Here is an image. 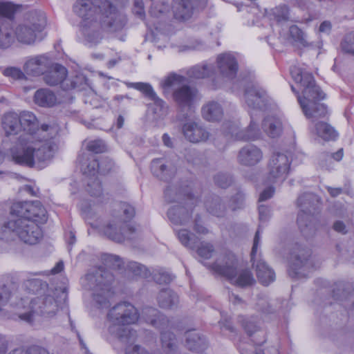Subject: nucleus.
<instances>
[{
    "label": "nucleus",
    "mask_w": 354,
    "mask_h": 354,
    "mask_svg": "<svg viewBox=\"0 0 354 354\" xmlns=\"http://www.w3.org/2000/svg\"><path fill=\"white\" fill-rule=\"evenodd\" d=\"M113 166L111 161L102 160L99 162L97 160H92L82 169L85 175L90 177L87 183V191L91 196H100L102 194V186L99 180L95 177L97 173L105 174L109 171Z\"/></svg>",
    "instance_id": "9d476101"
},
{
    "label": "nucleus",
    "mask_w": 354,
    "mask_h": 354,
    "mask_svg": "<svg viewBox=\"0 0 354 354\" xmlns=\"http://www.w3.org/2000/svg\"><path fill=\"white\" fill-rule=\"evenodd\" d=\"M273 14L278 22L287 20L288 19V10L285 6L276 8L273 11Z\"/></svg>",
    "instance_id": "0e129e2a"
},
{
    "label": "nucleus",
    "mask_w": 354,
    "mask_h": 354,
    "mask_svg": "<svg viewBox=\"0 0 354 354\" xmlns=\"http://www.w3.org/2000/svg\"><path fill=\"white\" fill-rule=\"evenodd\" d=\"M186 346L190 351L202 352L207 346L205 337L201 336L196 330H190L185 333Z\"/></svg>",
    "instance_id": "c85d7f7f"
},
{
    "label": "nucleus",
    "mask_w": 354,
    "mask_h": 354,
    "mask_svg": "<svg viewBox=\"0 0 354 354\" xmlns=\"http://www.w3.org/2000/svg\"><path fill=\"white\" fill-rule=\"evenodd\" d=\"M243 326L248 333L252 337V341L257 345H261L266 342V333L261 330L253 322L246 320L243 322Z\"/></svg>",
    "instance_id": "72a5a7b5"
},
{
    "label": "nucleus",
    "mask_w": 354,
    "mask_h": 354,
    "mask_svg": "<svg viewBox=\"0 0 354 354\" xmlns=\"http://www.w3.org/2000/svg\"><path fill=\"white\" fill-rule=\"evenodd\" d=\"M341 46L344 52L354 55V32L346 35L341 43Z\"/></svg>",
    "instance_id": "4d7b16f0"
},
{
    "label": "nucleus",
    "mask_w": 354,
    "mask_h": 354,
    "mask_svg": "<svg viewBox=\"0 0 354 354\" xmlns=\"http://www.w3.org/2000/svg\"><path fill=\"white\" fill-rule=\"evenodd\" d=\"M127 85L128 87H132L140 91L146 97L153 101L154 104V113L157 114L158 117H162L166 114L167 107L165 102L157 95L151 84L143 82H131L127 83Z\"/></svg>",
    "instance_id": "f3484780"
},
{
    "label": "nucleus",
    "mask_w": 354,
    "mask_h": 354,
    "mask_svg": "<svg viewBox=\"0 0 354 354\" xmlns=\"http://www.w3.org/2000/svg\"><path fill=\"white\" fill-rule=\"evenodd\" d=\"M34 230V221L27 218H10L0 228V239L13 240L20 236L26 237V228Z\"/></svg>",
    "instance_id": "ddd939ff"
},
{
    "label": "nucleus",
    "mask_w": 354,
    "mask_h": 354,
    "mask_svg": "<svg viewBox=\"0 0 354 354\" xmlns=\"http://www.w3.org/2000/svg\"><path fill=\"white\" fill-rule=\"evenodd\" d=\"M256 310L264 317L274 313V309L266 297H259L256 303Z\"/></svg>",
    "instance_id": "09e8293b"
},
{
    "label": "nucleus",
    "mask_w": 354,
    "mask_h": 354,
    "mask_svg": "<svg viewBox=\"0 0 354 354\" xmlns=\"http://www.w3.org/2000/svg\"><path fill=\"white\" fill-rule=\"evenodd\" d=\"M133 13L139 19H145V5L142 0H133Z\"/></svg>",
    "instance_id": "bf43d9fd"
},
{
    "label": "nucleus",
    "mask_w": 354,
    "mask_h": 354,
    "mask_svg": "<svg viewBox=\"0 0 354 354\" xmlns=\"http://www.w3.org/2000/svg\"><path fill=\"white\" fill-rule=\"evenodd\" d=\"M294 81L301 88V95L292 85L291 90L297 95V101L305 116L308 119L315 120L324 118L328 110L320 100L325 98V93L316 84L313 75L305 69L293 66L290 70Z\"/></svg>",
    "instance_id": "7ed1b4c3"
},
{
    "label": "nucleus",
    "mask_w": 354,
    "mask_h": 354,
    "mask_svg": "<svg viewBox=\"0 0 354 354\" xmlns=\"http://www.w3.org/2000/svg\"><path fill=\"white\" fill-rule=\"evenodd\" d=\"M66 75V68L60 64H56L52 66L49 71L44 74V80L46 84L55 86L62 83Z\"/></svg>",
    "instance_id": "7c9ffc66"
},
{
    "label": "nucleus",
    "mask_w": 354,
    "mask_h": 354,
    "mask_svg": "<svg viewBox=\"0 0 354 354\" xmlns=\"http://www.w3.org/2000/svg\"><path fill=\"white\" fill-rule=\"evenodd\" d=\"M297 224L301 233L308 236L315 232V227L311 221V216L305 212L304 210L301 211L297 217Z\"/></svg>",
    "instance_id": "ea45409f"
},
{
    "label": "nucleus",
    "mask_w": 354,
    "mask_h": 354,
    "mask_svg": "<svg viewBox=\"0 0 354 354\" xmlns=\"http://www.w3.org/2000/svg\"><path fill=\"white\" fill-rule=\"evenodd\" d=\"M197 4L196 0H174L172 9L174 17L183 20L189 19Z\"/></svg>",
    "instance_id": "b1692460"
},
{
    "label": "nucleus",
    "mask_w": 354,
    "mask_h": 354,
    "mask_svg": "<svg viewBox=\"0 0 354 354\" xmlns=\"http://www.w3.org/2000/svg\"><path fill=\"white\" fill-rule=\"evenodd\" d=\"M263 158L261 150L253 145H248L239 152L238 162L245 166H254L258 164Z\"/></svg>",
    "instance_id": "4be33fe9"
},
{
    "label": "nucleus",
    "mask_w": 354,
    "mask_h": 354,
    "mask_svg": "<svg viewBox=\"0 0 354 354\" xmlns=\"http://www.w3.org/2000/svg\"><path fill=\"white\" fill-rule=\"evenodd\" d=\"M292 3L302 10L311 8L313 4L328 9L334 4L332 0H294Z\"/></svg>",
    "instance_id": "c03bdc74"
},
{
    "label": "nucleus",
    "mask_w": 354,
    "mask_h": 354,
    "mask_svg": "<svg viewBox=\"0 0 354 354\" xmlns=\"http://www.w3.org/2000/svg\"><path fill=\"white\" fill-rule=\"evenodd\" d=\"M21 128L26 131L31 136H35L37 139L42 138L41 136H38V122L35 115L29 111H23L19 115Z\"/></svg>",
    "instance_id": "cd10ccee"
},
{
    "label": "nucleus",
    "mask_w": 354,
    "mask_h": 354,
    "mask_svg": "<svg viewBox=\"0 0 354 354\" xmlns=\"http://www.w3.org/2000/svg\"><path fill=\"white\" fill-rule=\"evenodd\" d=\"M73 11L82 19V32L91 44L100 43L104 31H119L127 22L125 15L107 0H99L97 6L91 0H77Z\"/></svg>",
    "instance_id": "f257e3e1"
},
{
    "label": "nucleus",
    "mask_w": 354,
    "mask_h": 354,
    "mask_svg": "<svg viewBox=\"0 0 354 354\" xmlns=\"http://www.w3.org/2000/svg\"><path fill=\"white\" fill-rule=\"evenodd\" d=\"M2 73L4 76L14 80H23L26 79L24 73L19 68L14 66L7 67L3 71Z\"/></svg>",
    "instance_id": "3c124183"
},
{
    "label": "nucleus",
    "mask_w": 354,
    "mask_h": 354,
    "mask_svg": "<svg viewBox=\"0 0 354 354\" xmlns=\"http://www.w3.org/2000/svg\"><path fill=\"white\" fill-rule=\"evenodd\" d=\"M250 117L251 121L247 130L236 132V125L235 124H230L229 127H227V133L232 134V136L239 140H249L257 139L259 136V129L252 113H250Z\"/></svg>",
    "instance_id": "a878e982"
},
{
    "label": "nucleus",
    "mask_w": 354,
    "mask_h": 354,
    "mask_svg": "<svg viewBox=\"0 0 354 354\" xmlns=\"http://www.w3.org/2000/svg\"><path fill=\"white\" fill-rule=\"evenodd\" d=\"M313 132L324 140H333L337 136L335 130L330 125L323 122L316 123Z\"/></svg>",
    "instance_id": "58836bf2"
},
{
    "label": "nucleus",
    "mask_w": 354,
    "mask_h": 354,
    "mask_svg": "<svg viewBox=\"0 0 354 354\" xmlns=\"http://www.w3.org/2000/svg\"><path fill=\"white\" fill-rule=\"evenodd\" d=\"M51 66L50 59L46 55H37L28 59L24 66V71L30 75L39 76Z\"/></svg>",
    "instance_id": "412c9836"
},
{
    "label": "nucleus",
    "mask_w": 354,
    "mask_h": 354,
    "mask_svg": "<svg viewBox=\"0 0 354 354\" xmlns=\"http://www.w3.org/2000/svg\"><path fill=\"white\" fill-rule=\"evenodd\" d=\"M202 115L204 119L207 121H219L224 115L223 106L216 101L208 102L202 108Z\"/></svg>",
    "instance_id": "c756f323"
},
{
    "label": "nucleus",
    "mask_w": 354,
    "mask_h": 354,
    "mask_svg": "<svg viewBox=\"0 0 354 354\" xmlns=\"http://www.w3.org/2000/svg\"><path fill=\"white\" fill-rule=\"evenodd\" d=\"M260 233L261 226L259 227L256 232L253 245L251 251V260L253 261V266L256 269L257 276L261 283L264 286H268L274 281L275 274L272 270H271L265 261L262 260L254 261V257L257 253L258 247L260 242Z\"/></svg>",
    "instance_id": "4468645a"
},
{
    "label": "nucleus",
    "mask_w": 354,
    "mask_h": 354,
    "mask_svg": "<svg viewBox=\"0 0 354 354\" xmlns=\"http://www.w3.org/2000/svg\"><path fill=\"white\" fill-rule=\"evenodd\" d=\"M259 220L261 222L266 221L270 217V209L268 207L261 205L259 206Z\"/></svg>",
    "instance_id": "338daca9"
},
{
    "label": "nucleus",
    "mask_w": 354,
    "mask_h": 354,
    "mask_svg": "<svg viewBox=\"0 0 354 354\" xmlns=\"http://www.w3.org/2000/svg\"><path fill=\"white\" fill-rule=\"evenodd\" d=\"M113 275L108 270L101 268L88 272L82 279L83 287L92 291L93 300L100 308H107L110 305L109 299L113 295L111 284Z\"/></svg>",
    "instance_id": "423d86ee"
},
{
    "label": "nucleus",
    "mask_w": 354,
    "mask_h": 354,
    "mask_svg": "<svg viewBox=\"0 0 354 354\" xmlns=\"http://www.w3.org/2000/svg\"><path fill=\"white\" fill-rule=\"evenodd\" d=\"M186 81V77L176 73H170L160 82V86L164 89H169L176 85L181 84Z\"/></svg>",
    "instance_id": "49530a36"
},
{
    "label": "nucleus",
    "mask_w": 354,
    "mask_h": 354,
    "mask_svg": "<svg viewBox=\"0 0 354 354\" xmlns=\"http://www.w3.org/2000/svg\"><path fill=\"white\" fill-rule=\"evenodd\" d=\"M128 268L136 276H147V268L137 262H131Z\"/></svg>",
    "instance_id": "e2e57ef3"
},
{
    "label": "nucleus",
    "mask_w": 354,
    "mask_h": 354,
    "mask_svg": "<svg viewBox=\"0 0 354 354\" xmlns=\"http://www.w3.org/2000/svg\"><path fill=\"white\" fill-rule=\"evenodd\" d=\"M34 100L40 106L51 107L56 104L57 97L49 88H40L35 92Z\"/></svg>",
    "instance_id": "473e14b6"
},
{
    "label": "nucleus",
    "mask_w": 354,
    "mask_h": 354,
    "mask_svg": "<svg viewBox=\"0 0 354 354\" xmlns=\"http://www.w3.org/2000/svg\"><path fill=\"white\" fill-rule=\"evenodd\" d=\"M183 196V199L186 201L185 205L187 207L175 205L167 212L169 220L174 224L185 225L189 221L192 212L188 208L196 205L199 202V197L196 196L189 187L177 192L176 188L168 187L165 190V197L169 203L178 201Z\"/></svg>",
    "instance_id": "6e6552de"
},
{
    "label": "nucleus",
    "mask_w": 354,
    "mask_h": 354,
    "mask_svg": "<svg viewBox=\"0 0 354 354\" xmlns=\"http://www.w3.org/2000/svg\"><path fill=\"white\" fill-rule=\"evenodd\" d=\"M86 149L94 153H100L106 151V147L102 140L97 139L88 141L86 144Z\"/></svg>",
    "instance_id": "603ef678"
},
{
    "label": "nucleus",
    "mask_w": 354,
    "mask_h": 354,
    "mask_svg": "<svg viewBox=\"0 0 354 354\" xmlns=\"http://www.w3.org/2000/svg\"><path fill=\"white\" fill-rule=\"evenodd\" d=\"M27 219L44 222L46 220V210L39 201H28Z\"/></svg>",
    "instance_id": "e433bc0d"
},
{
    "label": "nucleus",
    "mask_w": 354,
    "mask_h": 354,
    "mask_svg": "<svg viewBox=\"0 0 354 354\" xmlns=\"http://www.w3.org/2000/svg\"><path fill=\"white\" fill-rule=\"evenodd\" d=\"M32 310L19 315L21 319L28 323L33 321V315L35 313H40L52 316L55 315L57 310V303L53 297L47 295L44 298H36L31 301Z\"/></svg>",
    "instance_id": "2eb2a0df"
},
{
    "label": "nucleus",
    "mask_w": 354,
    "mask_h": 354,
    "mask_svg": "<svg viewBox=\"0 0 354 354\" xmlns=\"http://www.w3.org/2000/svg\"><path fill=\"white\" fill-rule=\"evenodd\" d=\"M237 265V259L234 253L226 252L211 266V268L236 286L246 288L254 285L256 280L251 271L248 269L238 270Z\"/></svg>",
    "instance_id": "0eeeda50"
},
{
    "label": "nucleus",
    "mask_w": 354,
    "mask_h": 354,
    "mask_svg": "<svg viewBox=\"0 0 354 354\" xmlns=\"http://www.w3.org/2000/svg\"><path fill=\"white\" fill-rule=\"evenodd\" d=\"M157 299L159 306L167 309L176 307L179 301L178 295L169 288L161 290Z\"/></svg>",
    "instance_id": "f704fd0d"
},
{
    "label": "nucleus",
    "mask_w": 354,
    "mask_h": 354,
    "mask_svg": "<svg viewBox=\"0 0 354 354\" xmlns=\"http://www.w3.org/2000/svg\"><path fill=\"white\" fill-rule=\"evenodd\" d=\"M215 184L221 188L225 189L232 183V178L227 174L218 173L214 177Z\"/></svg>",
    "instance_id": "864d4df0"
},
{
    "label": "nucleus",
    "mask_w": 354,
    "mask_h": 354,
    "mask_svg": "<svg viewBox=\"0 0 354 354\" xmlns=\"http://www.w3.org/2000/svg\"><path fill=\"white\" fill-rule=\"evenodd\" d=\"M11 297V291L5 284L0 285V311L2 306H5Z\"/></svg>",
    "instance_id": "680f3d73"
},
{
    "label": "nucleus",
    "mask_w": 354,
    "mask_h": 354,
    "mask_svg": "<svg viewBox=\"0 0 354 354\" xmlns=\"http://www.w3.org/2000/svg\"><path fill=\"white\" fill-rule=\"evenodd\" d=\"M28 201L13 203L10 207V213L12 218H27Z\"/></svg>",
    "instance_id": "de8ad7c7"
},
{
    "label": "nucleus",
    "mask_w": 354,
    "mask_h": 354,
    "mask_svg": "<svg viewBox=\"0 0 354 354\" xmlns=\"http://www.w3.org/2000/svg\"><path fill=\"white\" fill-rule=\"evenodd\" d=\"M183 130L185 137L193 143L205 142L209 137V132L195 122L184 124Z\"/></svg>",
    "instance_id": "393cba45"
},
{
    "label": "nucleus",
    "mask_w": 354,
    "mask_h": 354,
    "mask_svg": "<svg viewBox=\"0 0 354 354\" xmlns=\"http://www.w3.org/2000/svg\"><path fill=\"white\" fill-rule=\"evenodd\" d=\"M142 316L145 321L158 329H162L168 326L167 318L152 307H147L142 310Z\"/></svg>",
    "instance_id": "bb28decb"
},
{
    "label": "nucleus",
    "mask_w": 354,
    "mask_h": 354,
    "mask_svg": "<svg viewBox=\"0 0 354 354\" xmlns=\"http://www.w3.org/2000/svg\"><path fill=\"white\" fill-rule=\"evenodd\" d=\"M205 206L209 214L217 217H222L227 212L225 203L218 196L207 197L205 202Z\"/></svg>",
    "instance_id": "2f4dec72"
},
{
    "label": "nucleus",
    "mask_w": 354,
    "mask_h": 354,
    "mask_svg": "<svg viewBox=\"0 0 354 354\" xmlns=\"http://www.w3.org/2000/svg\"><path fill=\"white\" fill-rule=\"evenodd\" d=\"M113 212L117 214L100 227V231L109 239L118 243L133 239L136 228L129 223V221L135 215L134 207L126 203H121Z\"/></svg>",
    "instance_id": "20e7f679"
},
{
    "label": "nucleus",
    "mask_w": 354,
    "mask_h": 354,
    "mask_svg": "<svg viewBox=\"0 0 354 354\" xmlns=\"http://www.w3.org/2000/svg\"><path fill=\"white\" fill-rule=\"evenodd\" d=\"M34 226L35 227L34 230H30L29 227L26 228L24 232L26 237L20 236L19 239L29 245H34L37 243L42 238L43 234L40 227L35 222Z\"/></svg>",
    "instance_id": "a19ab883"
},
{
    "label": "nucleus",
    "mask_w": 354,
    "mask_h": 354,
    "mask_svg": "<svg viewBox=\"0 0 354 354\" xmlns=\"http://www.w3.org/2000/svg\"><path fill=\"white\" fill-rule=\"evenodd\" d=\"M289 33L293 41L299 46L308 47L311 45L307 35L297 26L292 25L289 28Z\"/></svg>",
    "instance_id": "79ce46f5"
},
{
    "label": "nucleus",
    "mask_w": 354,
    "mask_h": 354,
    "mask_svg": "<svg viewBox=\"0 0 354 354\" xmlns=\"http://www.w3.org/2000/svg\"><path fill=\"white\" fill-rule=\"evenodd\" d=\"M274 192V189L272 187H269L265 189L259 196V201H264L270 198Z\"/></svg>",
    "instance_id": "774afa93"
},
{
    "label": "nucleus",
    "mask_w": 354,
    "mask_h": 354,
    "mask_svg": "<svg viewBox=\"0 0 354 354\" xmlns=\"http://www.w3.org/2000/svg\"><path fill=\"white\" fill-rule=\"evenodd\" d=\"M264 131L270 137L275 138L280 135L282 131L281 121L273 116L266 117L262 124Z\"/></svg>",
    "instance_id": "4c0bfd02"
},
{
    "label": "nucleus",
    "mask_w": 354,
    "mask_h": 354,
    "mask_svg": "<svg viewBox=\"0 0 354 354\" xmlns=\"http://www.w3.org/2000/svg\"><path fill=\"white\" fill-rule=\"evenodd\" d=\"M169 6L168 3L162 2L161 3H153L150 9V15L154 17H160L162 15L168 12Z\"/></svg>",
    "instance_id": "6e6d98bb"
},
{
    "label": "nucleus",
    "mask_w": 354,
    "mask_h": 354,
    "mask_svg": "<svg viewBox=\"0 0 354 354\" xmlns=\"http://www.w3.org/2000/svg\"><path fill=\"white\" fill-rule=\"evenodd\" d=\"M290 167V160L286 154L274 153L271 156L268 165V183L283 182L288 176Z\"/></svg>",
    "instance_id": "9b49d317"
},
{
    "label": "nucleus",
    "mask_w": 354,
    "mask_h": 354,
    "mask_svg": "<svg viewBox=\"0 0 354 354\" xmlns=\"http://www.w3.org/2000/svg\"><path fill=\"white\" fill-rule=\"evenodd\" d=\"M266 91L255 85L248 86L244 93L245 103L254 110H261L266 106Z\"/></svg>",
    "instance_id": "6ab92c4d"
},
{
    "label": "nucleus",
    "mask_w": 354,
    "mask_h": 354,
    "mask_svg": "<svg viewBox=\"0 0 354 354\" xmlns=\"http://www.w3.org/2000/svg\"><path fill=\"white\" fill-rule=\"evenodd\" d=\"M151 171L153 176L161 180H169L176 170L171 162L165 158H156L151 162Z\"/></svg>",
    "instance_id": "5701e85b"
},
{
    "label": "nucleus",
    "mask_w": 354,
    "mask_h": 354,
    "mask_svg": "<svg viewBox=\"0 0 354 354\" xmlns=\"http://www.w3.org/2000/svg\"><path fill=\"white\" fill-rule=\"evenodd\" d=\"M172 97L182 111H189L198 99V91L188 85H183L174 91Z\"/></svg>",
    "instance_id": "dca6fc26"
},
{
    "label": "nucleus",
    "mask_w": 354,
    "mask_h": 354,
    "mask_svg": "<svg viewBox=\"0 0 354 354\" xmlns=\"http://www.w3.org/2000/svg\"><path fill=\"white\" fill-rule=\"evenodd\" d=\"M15 10V6L10 2H0V49H7L15 42L14 31L4 19L12 17Z\"/></svg>",
    "instance_id": "f8f14e48"
},
{
    "label": "nucleus",
    "mask_w": 354,
    "mask_h": 354,
    "mask_svg": "<svg viewBox=\"0 0 354 354\" xmlns=\"http://www.w3.org/2000/svg\"><path fill=\"white\" fill-rule=\"evenodd\" d=\"M212 70L213 66L211 64L196 65L189 69L187 75L191 78H205L212 74Z\"/></svg>",
    "instance_id": "37998d69"
},
{
    "label": "nucleus",
    "mask_w": 354,
    "mask_h": 354,
    "mask_svg": "<svg viewBox=\"0 0 354 354\" xmlns=\"http://www.w3.org/2000/svg\"><path fill=\"white\" fill-rule=\"evenodd\" d=\"M178 238L180 243L189 249H194L198 243V238L194 234L190 233L187 230L183 229L178 232Z\"/></svg>",
    "instance_id": "a18cd8bd"
},
{
    "label": "nucleus",
    "mask_w": 354,
    "mask_h": 354,
    "mask_svg": "<svg viewBox=\"0 0 354 354\" xmlns=\"http://www.w3.org/2000/svg\"><path fill=\"white\" fill-rule=\"evenodd\" d=\"M139 318L136 308L129 302H121L112 307L107 313L109 322V332L115 337L124 340L134 336L135 331L126 326L135 324Z\"/></svg>",
    "instance_id": "39448f33"
},
{
    "label": "nucleus",
    "mask_w": 354,
    "mask_h": 354,
    "mask_svg": "<svg viewBox=\"0 0 354 354\" xmlns=\"http://www.w3.org/2000/svg\"><path fill=\"white\" fill-rule=\"evenodd\" d=\"M43 28L44 22L20 25L16 28L15 36L19 42L30 44L34 43L37 33L40 32Z\"/></svg>",
    "instance_id": "aec40b11"
},
{
    "label": "nucleus",
    "mask_w": 354,
    "mask_h": 354,
    "mask_svg": "<svg viewBox=\"0 0 354 354\" xmlns=\"http://www.w3.org/2000/svg\"><path fill=\"white\" fill-rule=\"evenodd\" d=\"M2 124L7 136L17 134L21 129L19 115L14 112L5 114Z\"/></svg>",
    "instance_id": "c9c22d12"
},
{
    "label": "nucleus",
    "mask_w": 354,
    "mask_h": 354,
    "mask_svg": "<svg viewBox=\"0 0 354 354\" xmlns=\"http://www.w3.org/2000/svg\"><path fill=\"white\" fill-rule=\"evenodd\" d=\"M126 354H155L138 344H129L125 348Z\"/></svg>",
    "instance_id": "13d9d810"
},
{
    "label": "nucleus",
    "mask_w": 354,
    "mask_h": 354,
    "mask_svg": "<svg viewBox=\"0 0 354 354\" xmlns=\"http://www.w3.org/2000/svg\"><path fill=\"white\" fill-rule=\"evenodd\" d=\"M310 251L304 248L294 250L290 254L288 274L292 279H302L308 277L313 268Z\"/></svg>",
    "instance_id": "1a4fd4ad"
},
{
    "label": "nucleus",
    "mask_w": 354,
    "mask_h": 354,
    "mask_svg": "<svg viewBox=\"0 0 354 354\" xmlns=\"http://www.w3.org/2000/svg\"><path fill=\"white\" fill-rule=\"evenodd\" d=\"M214 252V248L212 244L209 243L203 242L201 243L197 249L198 254L205 259L211 258Z\"/></svg>",
    "instance_id": "5fc2aeb1"
},
{
    "label": "nucleus",
    "mask_w": 354,
    "mask_h": 354,
    "mask_svg": "<svg viewBox=\"0 0 354 354\" xmlns=\"http://www.w3.org/2000/svg\"><path fill=\"white\" fill-rule=\"evenodd\" d=\"M161 342L162 348L167 351L174 350L176 346L175 335L169 331L161 333Z\"/></svg>",
    "instance_id": "8fccbe9b"
},
{
    "label": "nucleus",
    "mask_w": 354,
    "mask_h": 354,
    "mask_svg": "<svg viewBox=\"0 0 354 354\" xmlns=\"http://www.w3.org/2000/svg\"><path fill=\"white\" fill-rule=\"evenodd\" d=\"M153 279L156 283L162 284L170 283L173 278L172 276L167 272L160 270L154 273Z\"/></svg>",
    "instance_id": "052dcab7"
},
{
    "label": "nucleus",
    "mask_w": 354,
    "mask_h": 354,
    "mask_svg": "<svg viewBox=\"0 0 354 354\" xmlns=\"http://www.w3.org/2000/svg\"><path fill=\"white\" fill-rule=\"evenodd\" d=\"M244 201L243 194L238 192L231 200L230 208L232 211H235L242 207Z\"/></svg>",
    "instance_id": "69168bd1"
},
{
    "label": "nucleus",
    "mask_w": 354,
    "mask_h": 354,
    "mask_svg": "<svg viewBox=\"0 0 354 354\" xmlns=\"http://www.w3.org/2000/svg\"><path fill=\"white\" fill-rule=\"evenodd\" d=\"M218 73L227 80L234 79L237 73L239 65L234 55L231 53L219 54L216 58Z\"/></svg>",
    "instance_id": "a211bd4d"
},
{
    "label": "nucleus",
    "mask_w": 354,
    "mask_h": 354,
    "mask_svg": "<svg viewBox=\"0 0 354 354\" xmlns=\"http://www.w3.org/2000/svg\"><path fill=\"white\" fill-rule=\"evenodd\" d=\"M59 131V127L55 122L42 124L37 133L42 138L31 136L26 142H19L10 148L12 160L19 165L33 167L37 163L50 160L57 148L54 139Z\"/></svg>",
    "instance_id": "f03ea898"
}]
</instances>
